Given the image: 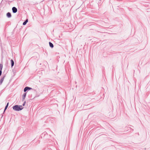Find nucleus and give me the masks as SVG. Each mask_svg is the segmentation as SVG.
<instances>
[{
    "instance_id": "obj_3",
    "label": "nucleus",
    "mask_w": 150,
    "mask_h": 150,
    "mask_svg": "<svg viewBox=\"0 0 150 150\" xmlns=\"http://www.w3.org/2000/svg\"><path fill=\"white\" fill-rule=\"evenodd\" d=\"M47 135V133L46 132H45L43 133H42L41 135H40V137L42 138H44L45 136H46V135Z\"/></svg>"
},
{
    "instance_id": "obj_6",
    "label": "nucleus",
    "mask_w": 150,
    "mask_h": 150,
    "mask_svg": "<svg viewBox=\"0 0 150 150\" xmlns=\"http://www.w3.org/2000/svg\"><path fill=\"white\" fill-rule=\"evenodd\" d=\"M3 64H0V76L2 75V69L3 68Z\"/></svg>"
},
{
    "instance_id": "obj_1",
    "label": "nucleus",
    "mask_w": 150,
    "mask_h": 150,
    "mask_svg": "<svg viewBox=\"0 0 150 150\" xmlns=\"http://www.w3.org/2000/svg\"><path fill=\"white\" fill-rule=\"evenodd\" d=\"M12 108L14 111H19L22 110L23 108V107L22 105H16L13 106Z\"/></svg>"
},
{
    "instance_id": "obj_16",
    "label": "nucleus",
    "mask_w": 150,
    "mask_h": 150,
    "mask_svg": "<svg viewBox=\"0 0 150 150\" xmlns=\"http://www.w3.org/2000/svg\"><path fill=\"white\" fill-rule=\"evenodd\" d=\"M29 89L30 90H33V88H31V87H29Z\"/></svg>"
},
{
    "instance_id": "obj_7",
    "label": "nucleus",
    "mask_w": 150,
    "mask_h": 150,
    "mask_svg": "<svg viewBox=\"0 0 150 150\" xmlns=\"http://www.w3.org/2000/svg\"><path fill=\"white\" fill-rule=\"evenodd\" d=\"M29 87L28 86H26L23 89V91L25 92H27V91H29L30 90L29 89Z\"/></svg>"
},
{
    "instance_id": "obj_10",
    "label": "nucleus",
    "mask_w": 150,
    "mask_h": 150,
    "mask_svg": "<svg viewBox=\"0 0 150 150\" xmlns=\"http://www.w3.org/2000/svg\"><path fill=\"white\" fill-rule=\"evenodd\" d=\"M129 128L130 129L132 130V131H134V129L132 128H131L130 127H125V130H126V131H128L129 130Z\"/></svg>"
},
{
    "instance_id": "obj_4",
    "label": "nucleus",
    "mask_w": 150,
    "mask_h": 150,
    "mask_svg": "<svg viewBox=\"0 0 150 150\" xmlns=\"http://www.w3.org/2000/svg\"><path fill=\"white\" fill-rule=\"evenodd\" d=\"M12 12L13 13H16L17 11V9L15 7H13L12 8Z\"/></svg>"
},
{
    "instance_id": "obj_2",
    "label": "nucleus",
    "mask_w": 150,
    "mask_h": 150,
    "mask_svg": "<svg viewBox=\"0 0 150 150\" xmlns=\"http://www.w3.org/2000/svg\"><path fill=\"white\" fill-rule=\"evenodd\" d=\"M6 76V74L3 75L1 76V78L0 79V85L2 84Z\"/></svg>"
},
{
    "instance_id": "obj_17",
    "label": "nucleus",
    "mask_w": 150,
    "mask_h": 150,
    "mask_svg": "<svg viewBox=\"0 0 150 150\" xmlns=\"http://www.w3.org/2000/svg\"><path fill=\"white\" fill-rule=\"evenodd\" d=\"M6 110H5V109H4V111H3V113H4L5 112Z\"/></svg>"
},
{
    "instance_id": "obj_9",
    "label": "nucleus",
    "mask_w": 150,
    "mask_h": 150,
    "mask_svg": "<svg viewBox=\"0 0 150 150\" xmlns=\"http://www.w3.org/2000/svg\"><path fill=\"white\" fill-rule=\"evenodd\" d=\"M10 61H11V68H13V67L14 65V62L13 60L12 59H11L10 60Z\"/></svg>"
},
{
    "instance_id": "obj_12",
    "label": "nucleus",
    "mask_w": 150,
    "mask_h": 150,
    "mask_svg": "<svg viewBox=\"0 0 150 150\" xmlns=\"http://www.w3.org/2000/svg\"><path fill=\"white\" fill-rule=\"evenodd\" d=\"M28 19H26L24 21V22L23 23V25H25L28 22Z\"/></svg>"
},
{
    "instance_id": "obj_5",
    "label": "nucleus",
    "mask_w": 150,
    "mask_h": 150,
    "mask_svg": "<svg viewBox=\"0 0 150 150\" xmlns=\"http://www.w3.org/2000/svg\"><path fill=\"white\" fill-rule=\"evenodd\" d=\"M6 16L8 18H10L12 17L11 13L10 12H7L6 14Z\"/></svg>"
},
{
    "instance_id": "obj_8",
    "label": "nucleus",
    "mask_w": 150,
    "mask_h": 150,
    "mask_svg": "<svg viewBox=\"0 0 150 150\" xmlns=\"http://www.w3.org/2000/svg\"><path fill=\"white\" fill-rule=\"evenodd\" d=\"M27 92H25L22 95V101H23L24 100H25V98L26 94H27Z\"/></svg>"
},
{
    "instance_id": "obj_14",
    "label": "nucleus",
    "mask_w": 150,
    "mask_h": 150,
    "mask_svg": "<svg viewBox=\"0 0 150 150\" xmlns=\"http://www.w3.org/2000/svg\"><path fill=\"white\" fill-rule=\"evenodd\" d=\"M26 103V101H25L22 104V106H25V104Z\"/></svg>"
},
{
    "instance_id": "obj_15",
    "label": "nucleus",
    "mask_w": 150,
    "mask_h": 150,
    "mask_svg": "<svg viewBox=\"0 0 150 150\" xmlns=\"http://www.w3.org/2000/svg\"><path fill=\"white\" fill-rule=\"evenodd\" d=\"M24 146L25 147H23V148H24L26 147H27L28 146V145H25L24 146H23L22 147H23Z\"/></svg>"
},
{
    "instance_id": "obj_11",
    "label": "nucleus",
    "mask_w": 150,
    "mask_h": 150,
    "mask_svg": "<svg viewBox=\"0 0 150 150\" xmlns=\"http://www.w3.org/2000/svg\"><path fill=\"white\" fill-rule=\"evenodd\" d=\"M49 45L50 47L51 48H52L54 47V45L53 44L50 42H49Z\"/></svg>"
},
{
    "instance_id": "obj_13",
    "label": "nucleus",
    "mask_w": 150,
    "mask_h": 150,
    "mask_svg": "<svg viewBox=\"0 0 150 150\" xmlns=\"http://www.w3.org/2000/svg\"><path fill=\"white\" fill-rule=\"evenodd\" d=\"M8 105H9V103H8H8H7V104H6V106H5V107L4 109H5V110H6L7 109V108H8Z\"/></svg>"
}]
</instances>
